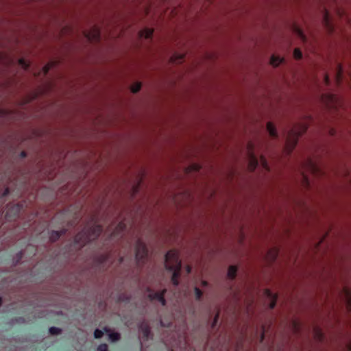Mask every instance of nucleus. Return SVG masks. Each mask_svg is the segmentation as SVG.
Listing matches in <instances>:
<instances>
[{"mask_svg": "<svg viewBox=\"0 0 351 351\" xmlns=\"http://www.w3.org/2000/svg\"><path fill=\"white\" fill-rule=\"evenodd\" d=\"M165 268L171 273V281L175 286L179 285V278L181 272V260L179 252L176 250H170L165 255Z\"/></svg>", "mask_w": 351, "mask_h": 351, "instance_id": "nucleus-1", "label": "nucleus"}, {"mask_svg": "<svg viewBox=\"0 0 351 351\" xmlns=\"http://www.w3.org/2000/svg\"><path fill=\"white\" fill-rule=\"evenodd\" d=\"M101 232V228L99 226L94 225L91 227L86 228L75 236L74 240L75 243L82 247L89 241L94 240L97 238Z\"/></svg>", "mask_w": 351, "mask_h": 351, "instance_id": "nucleus-2", "label": "nucleus"}, {"mask_svg": "<svg viewBox=\"0 0 351 351\" xmlns=\"http://www.w3.org/2000/svg\"><path fill=\"white\" fill-rule=\"evenodd\" d=\"M299 138L294 131H288L283 148L284 154L289 155L291 154L298 144Z\"/></svg>", "mask_w": 351, "mask_h": 351, "instance_id": "nucleus-3", "label": "nucleus"}, {"mask_svg": "<svg viewBox=\"0 0 351 351\" xmlns=\"http://www.w3.org/2000/svg\"><path fill=\"white\" fill-rule=\"evenodd\" d=\"M147 245L142 240H138L136 244V259L138 264L144 263L148 257Z\"/></svg>", "mask_w": 351, "mask_h": 351, "instance_id": "nucleus-4", "label": "nucleus"}, {"mask_svg": "<svg viewBox=\"0 0 351 351\" xmlns=\"http://www.w3.org/2000/svg\"><path fill=\"white\" fill-rule=\"evenodd\" d=\"M302 165L304 168H306L314 176H318L322 174L319 163L313 158H307Z\"/></svg>", "mask_w": 351, "mask_h": 351, "instance_id": "nucleus-5", "label": "nucleus"}, {"mask_svg": "<svg viewBox=\"0 0 351 351\" xmlns=\"http://www.w3.org/2000/svg\"><path fill=\"white\" fill-rule=\"evenodd\" d=\"M84 36L90 42H97L100 38V27L97 25H92L83 32Z\"/></svg>", "mask_w": 351, "mask_h": 351, "instance_id": "nucleus-6", "label": "nucleus"}, {"mask_svg": "<svg viewBox=\"0 0 351 351\" xmlns=\"http://www.w3.org/2000/svg\"><path fill=\"white\" fill-rule=\"evenodd\" d=\"M321 101L327 108H333L337 105L338 98L335 95L326 93L322 95Z\"/></svg>", "mask_w": 351, "mask_h": 351, "instance_id": "nucleus-7", "label": "nucleus"}, {"mask_svg": "<svg viewBox=\"0 0 351 351\" xmlns=\"http://www.w3.org/2000/svg\"><path fill=\"white\" fill-rule=\"evenodd\" d=\"M322 24L328 34L333 33L335 30V26L332 22L330 12L326 9H325L323 12Z\"/></svg>", "mask_w": 351, "mask_h": 351, "instance_id": "nucleus-8", "label": "nucleus"}, {"mask_svg": "<svg viewBox=\"0 0 351 351\" xmlns=\"http://www.w3.org/2000/svg\"><path fill=\"white\" fill-rule=\"evenodd\" d=\"M167 289H164L160 291H149L147 297L151 301H158L161 303L162 306L166 305V300L165 299V294Z\"/></svg>", "mask_w": 351, "mask_h": 351, "instance_id": "nucleus-9", "label": "nucleus"}, {"mask_svg": "<svg viewBox=\"0 0 351 351\" xmlns=\"http://www.w3.org/2000/svg\"><path fill=\"white\" fill-rule=\"evenodd\" d=\"M266 130L269 136L272 140H276L279 138V133L277 130V127L273 122L269 121L266 123Z\"/></svg>", "mask_w": 351, "mask_h": 351, "instance_id": "nucleus-10", "label": "nucleus"}, {"mask_svg": "<svg viewBox=\"0 0 351 351\" xmlns=\"http://www.w3.org/2000/svg\"><path fill=\"white\" fill-rule=\"evenodd\" d=\"M103 330L105 333L108 335L110 341L117 342L121 339V334L118 332H116L114 329L108 326H104Z\"/></svg>", "mask_w": 351, "mask_h": 351, "instance_id": "nucleus-11", "label": "nucleus"}, {"mask_svg": "<svg viewBox=\"0 0 351 351\" xmlns=\"http://www.w3.org/2000/svg\"><path fill=\"white\" fill-rule=\"evenodd\" d=\"M285 62V59L284 57L274 53L269 58V64L272 68H277Z\"/></svg>", "mask_w": 351, "mask_h": 351, "instance_id": "nucleus-12", "label": "nucleus"}, {"mask_svg": "<svg viewBox=\"0 0 351 351\" xmlns=\"http://www.w3.org/2000/svg\"><path fill=\"white\" fill-rule=\"evenodd\" d=\"M259 149L258 143L250 141L246 145V155H255L258 156Z\"/></svg>", "mask_w": 351, "mask_h": 351, "instance_id": "nucleus-13", "label": "nucleus"}, {"mask_svg": "<svg viewBox=\"0 0 351 351\" xmlns=\"http://www.w3.org/2000/svg\"><path fill=\"white\" fill-rule=\"evenodd\" d=\"M264 295L269 300V307L272 309L275 307L278 295L275 293L271 292L269 289L264 290Z\"/></svg>", "mask_w": 351, "mask_h": 351, "instance_id": "nucleus-14", "label": "nucleus"}, {"mask_svg": "<svg viewBox=\"0 0 351 351\" xmlns=\"http://www.w3.org/2000/svg\"><path fill=\"white\" fill-rule=\"evenodd\" d=\"M308 125L306 123H298L295 124L290 130L294 131L298 137L302 136L307 130Z\"/></svg>", "mask_w": 351, "mask_h": 351, "instance_id": "nucleus-15", "label": "nucleus"}, {"mask_svg": "<svg viewBox=\"0 0 351 351\" xmlns=\"http://www.w3.org/2000/svg\"><path fill=\"white\" fill-rule=\"evenodd\" d=\"M279 252L278 247L269 248L266 254L265 259L268 263H273L277 258Z\"/></svg>", "mask_w": 351, "mask_h": 351, "instance_id": "nucleus-16", "label": "nucleus"}, {"mask_svg": "<svg viewBox=\"0 0 351 351\" xmlns=\"http://www.w3.org/2000/svg\"><path fill=\"white\" fill-rule=\"evenodd\" d=\"M247 158V169L250 171H254L258 165V156L246 155Z\"/></svg>", "mask_w": 351, "mask_h": 351, "instance_id": "nucleus-17", "label": "nucleus"}, {"mask_svg": "<svg viewBox=\"0 0 351 351\" xmlns=\"http://www.w3.org/2000/svg\"><path fill=\"white\" fill-rule=\"evenodd\" d=\"M239 267L235 265H230L227 268L226 278L229 280H234L237 276Z\"/></svg>", "mask_w": 351, "mask_h": 351, "instance_id": "nucleus-18", "label": "nucleus"}, {"mask_svg": "<svg viewBox=\"0 0 351 351\" xmlns=\"http://www.w3.org/2000/svg\"><path fill=\"white\" fill-rule=\"evenodd\" d=\"M341 294L346 302L347 310L351 311V290L348 287H344L342 290Z\"/></svg>", "mask_w": 351, "mask_h": 351, "instance_id": "nucleus-19", "label": "nucleus"}, {"mask_svg": "<svg viewBox=\"0 0 351 351\" xmlns=\"http://www.w3.org/2000/svg\"><path fill=\"white\" fill-rule=\"evenodd\" d=\"M291 29L293 32L299 37L302 43H304L307 41V36L304 34V31L298 25H293Z\"/></svg>", "mask_w": 351, "mask_h": 351, "instance_id": "nucleus-20", "label": "nucleus"}, {"mask_svg": "<svg viewBox=\"0 0 351 351\" xmlns=\"http://www.w3.org/2000/svg\"><path fill=\"white\" fill-rule=\"evenodd\" d=\"M154 33V29L145 27L138 32V37L144 39H151Z\"/></svg>", "mask_w": 351, "mask_h": 351, "instance_id": "nucleus-21", "label": "nucleus"}, {"mask_svg": "<svg viewBox=\"0 0 351 351\" xmlns=\"http://www.w3.org/2000/svg\"><path fill=\"white\" fill-rule=\"evenodd\" d=\"M125 228V224L123 222L120 221L117 225L112 224L110 226L108 231L113 230V232L111 234H112V235L115 236V235L118 234L121 231H122Z\"/></svg>", "mask_w": 351, "mask_h": 351, "instance_id": "nucleus-22", "label": "nucleus"}, {"mask_svg": "<svg viewBox=\"0 0 351 351\" xmlns=\"http://www.w3.org/2000/svg\"><path fill=\"white\" fill-rule=\"evenodd\" d=\"M185 56V53H173L169 58V62L178 64L180 63L182 60L184 59Z\"/></svg>", "mask_w": 351, "mask_h": 351, "instance_id": "nucleus-23", "label": "nucleus"}, {"mask_svg": "<svg viewBox=\"0 0 351 351\" xmlns=\"http://www.w3.org/2000/svg\"><path fill=\"white\" fill-rule=\"evenodd\" d=\"M97 261L99 263H108V265H111L113 262L112 259L110 258V256L108 253H105L101 254L97 257Z\"/></svg>", "mask_w": 351, "mask_h": 351, "instance_id": "nucleus-24", "label": "nucleus"}, {"mask_svg": "<svg viewBox=\"0 0 351 351\" xmlns=\"http://www.w3.org/2000/svg\"><path fill=\"white\" fill-rule=\"evenodd\" d=\"M300 176V182L301 186L305 189L308 188L310 186V180L308 176L304 171H302Z\"/></svg>", "mask_w": 351, "mask_h": 351, "instance_id": "nucleus-25", "label": "nucleus"}, {"mask_svg": "<svg viewBox=\"0 0 351 351\" xmlns=\"http://www.w3.org/2000/svg\"><path fill=\"white\" fill-rule=\"evenodd\" d=\"M65 230H62L60 231H52L49 235V239L51 242L56 241L61 235L65 233Z\"/></svg>", "mask_w": 351, "mask_h": 351, "instance_id": "nucleus-26", "label": "nucleus"}, {"mask_svg": "<svg viewBox=\"0 0 351 351\" xmlns=\"http://www.w3.org/2000/svg\"><path fill=\"white\" fill-rule=\"evenodd\" d=\"M141 331L144 337L148 338L150 334V328L146 323H143L140 326Z\"/></svg>", "mask_w": 351, "mask_h": 351, "instance_id": "nucleus-27", "label": "nucleus"}, {"mask_svg": "<svg viewBox=\"0 0 351 351\" xmlns=\"http://www.w3.org/2000/svg\"><path fill=\"white\" fill-rule=\"evenodd\" d=\"M314 338L319 341H322L324 339V333L321 328H315L313 331Z\"/></svg>", "mask_w": 351, "mask_h": 351, "instance_id": "nucleus-28", "label": "nucleus"}, {"mask_svg": "<svg viewBox=\"0 0 351 351\" xmlns=\"http://www.w3.org/2000/svg\"><path fill=\"white\" fill-rule=\"evenodd\" d=\"M141 87H142V83L140 82H134L130 86V89L132 93H137L138 92L140 91V90L141 89Z\"/></svg>", "mask_w": 351, "mask_h": 351, "instance_id": "nucleus-29", "label": "nucleus"}, {"mask_svg": "<svg viewBox=\"0 0 351 351\" xmlns=\"http://www.w3.org/2000/svg\"><path fill=\"white\" fill-rule=\"evenodd\" d=\"M194 294L196 301H201L202 300L204 293L199 287H195L194 288Z\"/></svg>", "mask_w": 351, "mask_h": 351, "instance_id": "nucleus-30", "label": "nucleus"}, {"mask_svg": "<svg viewBox=\"0 0 351 351\" xmlns=\"http://www.w3.org/2000/svg\"><path fill=\"white\" fill-rule=\"evenodd\" d=\"M291 327L293 332L296 333L299 332L300 328V323L297 319H293L291 323Z\"/></svg>", "mask_w": 351, "mask_h": 351, "instance_id": "nucleus-31", "label": "nucleus"}, {"mask_svg": "<svg viewBox=\"0 0 351 351\" xmlns=\"http://www.w3.org/2000/svg\"><path fill=\"white\" fill-rule=\"evenodd\" d=\"M19 64L25 70H27L30 64V62L25 60L24 58H20L18 61Z\"/></svg>", "mask_w": 351, "mask_h": 351, "instance_id": "nucleus-32", "label": "nucleus"}, {"mask_svg": "<svg viewBox=\"0 0 351 351\" xmlns=\"http://www.w3.org/2000/svg\"><path fill=\"white\" fill-rule=\"evenodd\" d=\"M342 72H343L342 65L341 64H339L337 66V71L336 77H335L336 81L337 83L340 82V81L341 80Z\"/></svg>", "mask_w": 351, "mask_h": 351, "instance_id": "nucleus-33", "label": "nucleus"}, {"mask_svg": "<svg viewBox=\"0 0 351 351\" xmlns=\"http://www.w3.org/2000/svg\"><path fill=\"white\" fill-rule=\"evenodd\" d=\"M219 314H220V309L217 308V311H216V313H215V316L213 317V321H212V322L210 324V327L212 328H214L216 326V325H217V324L218 322L219 317Z\"/></svg>", "mask_w": 351, "mask_h": 351, "instance_id": "nucleus-34", "label": "nucleus"}, {"mask_svg": "<svg viewBox=\"0 0 351 351\" xmlns=\"http://www.w3.org/2000/svg\"><path fill=\"white\" fill-rule=\"evenodd\" d=\"M200 167H201L199 165L194 163V164L191 165L189 167H188L186 168V171L187 172L197 171L200 169Z\"/></svg>", "mask_w": 351, "mask_h": 351, "instance_id": "nucleus-35", "label": "nucleus"}, {"mask_svg": "<svg viewBox=\"0 0 351 351\" xmlns=\"http://www.w3.org/2000/svg\"><path fill=\"white\" fill-rule=\"evenodd\" d=\"M293 58L295 60H300L302 58V53L299 48H295L293 50Z\"/></svg>", "mask_w": 351, "mask_h": 351, "instance_id": "nucleus-36", "label": "nucleus"}, {"mask_svg": "<svg viewBox=\"0 0 351 351\" xmlns=\"http://www.w3.org/2000/svg\"><path fill=\"white\" fill-rule=\"evenodd\" d=\"M260 162H261V166L264 169H269L267 160H266L265 157L263 155H262V154L260 155Z\"/></svg>", "mask_w": 351, "mask_h": 351, "instance_id": "nucleus-37", "label": "nucleus"}, {"mask_svg": "<svg viewBox=\"0 0 351 351\" xmlns=\"http://www.w3.org/2000/svg\"><path fill=\"white\" fill-rule=\"evenodd\" d=\"M49 333L52 335H58L62 333V329L56 327H51L49 328Z\"/></svg>", "mask_w": 351, "mask_h": 351, "instance_id": "nucleus-38", "label": "nucleus"}, {"mask_svg": "<svg viewBox=\"0 0 351 351\" xmlns=\"http://www.w3.org/2000/svg\"><path fill=\"white\" fill-rule=\"evenodd\" d=\"M104 330L96 329L94 331V337L95 339H100L104 336Z\"/></svg>", "mask_w": 351, "mask_h": 351, "instance_id": "nucleus-39", "label": "nucleus"}, {"mask_svg": "<svg viewBox=\"0 0 351 351\" xmlns=\"http://www.w3.org/2000/svg\"><path fill=\"white\" fill-rule=\"evenodd\" d=\"M56 64V62H49L48 64H47L43 69V72L45 74H46L49 70L53 67L54 65Z\"/></svg>", "mask_w": 351, "mask_h": 351, "instance_id": "nucleus-40", "label": "nucleus"}, {"mask_svg": "<svg viewBox=\"0 0 351 351\" xmlns=\"http://www.w3.org/2000/svg\"><path fill=\"white\" fill-rule=\"evenodd\" d=\"M266 331L265 326L263 325L261 326L260 335H259V340L260 342H262L265 339V332Z\"/></svg>", "mask_w": 351, "mask_h": 351, "instance_id": "nucleus-41", "label": "nucleus"}, {"mask_svg": "<svg viewBox=\"0 0 351 351\" xmlns=\"http://www.w3.org/2000/svg\"><path fill=\"white\" fill-rule=\"evenodd\" d=\"M342 177L347 180L351 184V170L346 171L343 173Z\"/></svg>", "mask_w": 351, "mask_h": 351, "instance_id": "nucleus-42", "label": "nucleus"}, {"mask_svg": "<svg viewBox=\"0 0 351 351\" xmlns=\"http://www.w3.org/2000/svg\"><path fill=\"white\" fill-rule=\"evenodd\" d=\"M96 351H108V346L106 343L100 344Z\"/></svg>", "mask_w": 351, "mask_h": 351, "instance_id": "nucleus-43", "label": "nucleus"}, {"mask_svg": "<svg viewBox=\"0 0 351 351\" xmlns=\"http://www.w3.org/2000/svg\"><path fill=\"white\" fill-rule=\"evenodd\" d=\"M70 30H71V27L69 26H65V27H62V29L60 30V34L62 36H64L66 34H67L68 32H69Z\"/></svg>", "mask_w": 351, "mask_h": 351, "instance_id": "nucleus-44", "label": "nucleus"}, {"mask_svg": "<svg viewBox=\"0 0 351 351\" xmlns=\"http://www.w3.org/2000/svg\"><path fill=\"white\" fill-rule=\"evenodd\" d=\"M200 284L202 287H207L209 286V282L205 280H202Z\"/></svg>", "mask_w": 351, "mask_h": 351, "instance_id": "nucleus-45", "label": "nucleus"}, {"mask_svg": "<svg viewBox=\"0 0 351 351\" xmlns=\"http://www.w3.org/2000/svg\"><path fill=\"white\" fill-rule=\"evenodd\" d=\"M344 11L341 8H338L336 11V13L339 16H341L343 14Z\"/></svg>", "mask_w": 351, "mask_h": 351, "instance_id": "nucleus-46", "label": "nucleus"}, {"mask_svg": "<svg viewBox=\"0 0 351 351\" xmlns=\"http://www.w3.org/2000/svg\"><path fill=\"white\" fill-rule=\"evenodd\" d=\"M244 234L243 233H241L239 236V243H242L243 241L244 240Z\"/></svg>", "mask_w": 351, "mask_h": 351, "instance_id": "nucleus-47", "label": "nucleus"}, {"mask_svg": "<svg viewBox=\"0 0 351 351\" xmlns=\"http://www.w3.org/2000/svg\"><path fill=\"white\" fill-rule=\"evenodd\" d=\"M324 82L327 84L329 83V77H328V75L327 74L325 75V76H324Z\"/></svg>", "mask_w": 351, "mask_h": 351, "instance_id": "nucleus-48", "label": "nucleus"}, {"mask_svg": "<svg viewBox=\"0 0 351 351\" xmlns=\"http://www.w3.org/2000/svg\"><path fill=\"white\" fill-rule=\"evenodd\" d=\"M346 348L348 351H351V343H349L346 345Z\"/></svg>", "mask_w": 351, "mask_h": 351, "instance_id": "nucleus-49", "label": "nucleus"}, {"mask_svg": "<svg viewBox=\"0 0 351 351\" xmlns=\"http://www.w3.org/2000/svg\"><path fill=\"white\" fill-rule=\"evenodd\" d=\"M8 193H9V189L7 188V189H5V191H4L3 194V195H8Z\"/></svg>", "mask_w": 351, "mask_h": 351, "instance_id": "nucleus-50", "label": "nucleus"}, {"mask_svg": "<svg viewBox=\"0 0 351 351\" xmlns=\"http://www.w3.org/2000/svg\"><path fill=\"white\" fill-rule=\"evenodd\" d=\"M186 269L187 273H190L191 272V267L189 265H188Z\"/></svg>", "mask_w": 351, "mask_h": 351, "instance_id": "nucleus-51", "label": "nucleus"}, {"mask_svg": "<svg viewBox=\"0 0 351 351\" xmlns=\"http://www.w3.org/2000/svg\"><path fill=\"white\" fill-rule=\"evenodd\" d=\"M12 210L17 211L18 210V207L17 206H13L12 208Z\"/></svg>", "mask_w": 351, "mask_h": 351, "instance_id": "nucleus-52", "label": "nucleus"}, {"mask_svg": "<svg viewBox=\"0 0 351 351\" xmlns=\"http://www.w3.org/2000/svg\"><path fill=\"white\" fill-rule=\"evenodd\" d=\"M3 55L0 53V62H1L3 60Z\"/></svg>", "mask_w": 351, "mask_h": 351, "instance_id": "nucleus-53", "label": "nucleus"}, {"mask_svg": "<svg viewBox=\"0 0 351 351\" xmlns=\"http://www.w3.org/2000/svg\"><path fill=\"white\" fill-rule=\"evenodd\" d=\"M1 304H2V299H1V298H0V306H1Z\"/></svg>", "mask_w": 351, "mask_h": 351, "instance_id": "nucleus-54", "label": "nucleus"}, {"mask_svg": "<svg viewBox=\"0 0 351 351\" xmlns=\"http://www.w3.org/2000/svg\"><path fill=\"white\" fill-rule=\"evenodd\" d=\"M0 114H4V112H3V111H2V110H0Z\"/></svg>", "mask_w": 351, "mask_h": 351, "instance_id": "nucleus-55", "label": "nucleus"}]
</instances>
